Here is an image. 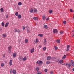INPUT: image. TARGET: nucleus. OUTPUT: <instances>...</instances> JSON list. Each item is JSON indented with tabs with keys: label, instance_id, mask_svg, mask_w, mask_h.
I'll return each mask as SVG.
<instances>
[{
	"label": "nucleus",
	"instance_id": "obj_1",
	"mask_svg": "<svg viewBox=\"0 0 74 74\" xmlns=\"http://www.w3.org/2000/svg\"><path fill=\"white\" fill-rule=\"evenodd\" d=\"M36 63L37 64H42V63H43V62H42V61H38L36 62Z\"/></svg>",
	"mask_w": 74,
	"mask_h": 74
},
{
	"label": "nucleus",
	"instance_id": "obj_2",
	"mask_svg": "<svg viewBox=\"0 0 74 74\" xmlns=\"http://www.w3.org/2000/svg\"><path fill=\"white\" fill-rule=\"evenodd\" d=\"M11 48H12V47L11 46H9L8 47V50L9 51V52L10 53H11Z\"/></svg>",
	"mask_w": 74,
	"mask_h": 74
},
{
	"label": "nucleus",
	"instance_id": "obj_3",
	"mask_svg": "<svg viewBox=\"0 0 74 74\" xmlns=\"http://www.w3.org/2000/svg\"><path fill=\"white\" fill-rule=\"evenodd\" d=\"M70 63H71V66L73 67L74 66V61H73L72 60H71L70 61Z\"/></svg>",
	"mask_w": 74,
	"mask_h": 74
},
{
	"label": "nucleus",
	"instance_id": "obj_4",
	"mask_svg": "<svg viewBox=\"0 0 74 74\" xmlns=\"http://www.w3.org/2000/svg\"><path fill=\"white\" fill-rule=\"evenodd\" d=\"M33 19L35 21H38V17H34L33 18Z\"/></svg>",
	"mask_w": 74,
	"mask_h": 74
},
{
	"label": "nucleus",
	"instance_id": "obj_5",
	"mask_svg": "<svg viewBox=\"0 0 74 74\" xmlns=\"http://www.w3.org/2000/svg\"><path fill=\"white\" fill-rule=\"evenodd\" d=\"M42 19L43 21H45L46 19V16H43Z\"/></svg>",
	"mask_w": 74,
	"mask_h": 74
},
{
	"label": "nucleus",
	"instance_id": "obj_6",
	"mask_svg": "<svg viewBox=\"0 0 74 74\" xmlns=\"http://www.w3.org/2000/svg\"><path fill=\"white\" fill-rule=\"evenodd\" d=\"M27 60V58H26V57L25 56L23 59L22 60L23 61H25V60Z\"/></svg>",
	"mask_w": 74,
	"mask_h": 74
},
{
	"label": "nucleus",
	"instance_id": "obj_7",
	"mask_svg": "<svg viewBox=\"0 0 74 74\" xmlns=\"http://www.w3.org/2000/svg\"><path fill=\"white\" fill-rule=\"evenodd\" d=\"M70 45H68L67 46V50L66 51L67 52L69 50V48H70Z\"/></svg>",
	"mask_w": 74,
	"mask_h": 74
},
{
	"label": "nucleus",
	"instance_id": "obj_8",
	"mask_svg": "<svg viewBox=\"0 0 74 74\" xmlns=\"http://www.w3.org/2000/svg\"><path fill=\"white\" fill-rule=\"evenodd\" d=\"M34 48L32 49L31 50V53H33V52H34Z\"/></svg>",
	"mask_w": 74,
	"mask_h": 74
},
{
	"label": "nucleus",
	"instance_id": "obj_9",
	"mask_svg": "<svg viewBox=\"0 0 74 74\" xmlns=\"http://www.w3.org/2000/svg\"><path fill=\"white\" fill-rule=\"evenodd\" d=\"M53 31V33H57L58 32V30L56 29H54Z\"/></svg>",
	"mask_w": 74,
	"mask_h": 74
},
{
	"label": "nucleus",
	"instance_id": "obj_10",
	"mask_svg": "<svg viewBox=\"0 0 74 74\" xmlns=\"http://www.w3.org/2000/svg\"><path fill=\"white\" fill-rule=\"evenodd\" d=\"M34 12H37V9L36 8H34Z\"/></svg>",
	"mask_w": 74,
	"mask_h": 74
},
{
	"label": "nucleus",
	"instance_id": "obj_11",
	"mask_svg": "<svg viewBox=\"0 0 74 74\" xmlns=\"http://www.w3.org/2000/svg\"><path fill=\"white\" fill-rule=\"evenodd\" d=\"M58 63H64V62H63V60H60V61H58Z\"/></svg>",
	"mask_w": 74,
	"mask_h": 74
},
{
	"label": "nucleus",
	"instance_id": "obj_12",
	"mask_svg": "<svg viewBox=\"0 0 74 74\" xmlns=\"http://www.w3.org/2000/svg\"><path fill=\"white\" fill-rule=\"evenodd\" d=\"M44 28L47 29H48V26L47 25H45L44 26Z\"/></svg>",
	"mask_w": 74,
	"mask_h": 74
},
{
	"label": "nucleus",
	"instance_id": "obj_13",
	"mask_svg": "<svg viewBox=\"0 0 74 74\" xmlns=\"http://www.w3.org/2000/svg\"><path fill=\"white\" fill-rule=\"evenodd\" d=\"M52 59V58H51V56H48L47 57V60H50V59Z\"/></svg>",
	"mask_w": 74,
	"mask_h": 74
},
{
	"label": "nucleus",
	"instance_id": "obj_14",
	"mask_svg": "<svg viewBox=\"0 0 74 74\" xmlns=\"http://www.w3.org/2000/svg\"><path fill=\"white\" fill-rule=\"evenodd\" d=\"M19 15V12H16L15 13V15L16 16H18Z\"/></svg>",
	"mask_w": 74,
	"mask_h": 74
},
{
	"label": "nucleus",
	"instance_id": "obj_15",
	"mask_svg": "<svg viewBox=\"0 0 74 74\" xmlns=\"http://www.w3.org/2000/svg\"><path fill=\"white\" fill-rule=\"evenodd\" d=\"M12 73L13 74H15L16 73V70H13L12 71Z\"/></svg>",
	"mask_w": 74,
	"mask_h": 74
},
{
	"label": "nucleus",
	"instance_id": "obj_16",
	"mask_svg": "<svg viewBox=\"0 0 74 74\" xmlns=\"http://www.w3.org/2000/svg\"><path fill=\"white\" fill-rule=\"evenodd\" d=\"M7 36V34H3V38H5V37H6V36Z\"/></svg>",
	"mask_w": 74,
	"mask_h": 74
},
{
	"label": "nucleus",
	"instance_id": "obj_17",
	"mask_svg": "<svg viewBox=\"0 0 74 74\" xmlns=\"http://www.w3.org/2000/svg\"><path fill=\"white\" fill-rule=\"evenodd\" d=\"M18 59L19 60H20V61L22 60V57L21 56H19L18 58Z\"/></svg>",
	"mask_w": 74,
	"mask_h": 74
},
{
	"label": "nucleus",
	"instance_id": "obj_18",
	"mask_svg": "<svg viewBox=\"0 0 74 74\" xmlns=\"http://www.w3.org/2000/svg\"><path fill=\"white\" fill-rule=\"evenodd\" d=\"M16 53H13V58H15V57H16Z\"/></svg>",
	"mask_w": 74,
	"mask_h": 74
},
{
	"label": "nucleus",
	"instance_id": "obj_19",
	"mask_svg": "<svg viewBox=\"0 0 74 74\" xmlns=\"http://www.w3.org/2000/svg\"><path fill=\"white\" fill-rule=\"evenodd\" d=\"M1 67H3L4 66V63L3 62H2L1 63Z\"/></svg>",
	"mask_w": 74,
	"mask_h": 74
},
{
	"label": "nucleus",
	"instance_id": "obj_20",
	"mask_svg": "<svg viewBox=\"0 0 74 74\" xmlns=\"http://www.w3.org/2000/svg\"><path fill=\"white\" fill-rule=\"evenodd\" d=\"M46 42H47V40H46V39H45L44 42V44L45 45L46 44Z\"/></svg>",
	"mask_w": 74,
	"mask_h": 74
},
{
	"label": "nucleus",
	"instance_id": "obj_21",
	"mask_svg": "<svg viewBox=\"0 0 74 74\" xmlns=\"http://www.w3.org/2000/svg\"><path fill=\"white\" fill-rule=\"evenodd\" d=\"M9 25V23L8 22L6 23V24L5 25V27H7V26H8V25Z\"/></svg>",
	"mask_w": 74,
	"mask_h": 74
},
{
	"label": "nucleus",
	"instance_id": "obj_22",
	"mask_svg": "<svg viewBox=\"0 0 74 74\" xmlns=\"http://www.w3.org/2000/svg\"><path fill=\"white\" fill-rule=\"evenodd\" d=\"M12 60H10V62H9V64H10V66H11V65H12Z\"/></svg>",
	"mask_w": 74,
	"mask_h": 74
},
{
	"label": "nucleus",
	"instance_id": "obj_23",
	"mask_svg": "<svg viewBox=\"0 0 74 74\" xmlns=\"http://www.w3.org/2000/svg\"><path fill=\"white\" fill-rule=\"evenodd\" d=\"M24 42L25 43H27L28 42V40L26 39L25 40Z\"/></svg>",
	"mask_w": 74,
	"mask_h": 74
},
{
	"label": "nucleus",
	"instance_id": "obj_24",
	"mask_svg": "<svg viewBox=\"0 0 74 74\" xmlns=\"http://www.w3.org/2000/svg\"><path fill=\"white\" fill-rule=\"evenodd\" d=\"M49 12L50 13V14H52V12H53V11H52V10H49Z\"/></svg>",
	"mask_w": 74,
	"mask_h": 74
},
{
	"label": "nucleus",
	"instance_id": "obj_25",
	"mask_svg": "<svg viewBox=\"0 0 74 74\" xmlns=\"http://www.w3.org/2000/svg\"><path fill=\"white\" fill-rule=\"evenodd\" d=\"M18 16L19 19H21V18H22V16L20 14L18 15Z\"/></svg>",
	"mask_w": 74,
	"mask_h": 74
},
{
	"label": "nucleus",
	"instance_id": "obj_26",
	"mask_svg": "<svg viewBox=\"0 0 74 74\" xmlns=\"http://www.w3.org/2000/svg\"><path fill=\"white\" fill-rule=\"evenodd\" d=\"M66 55H64L63 57H62V59H66Z\"/></svg>",
	"mask_w": 74,
	"mask_h": 74
},
{
	"label": "nucleus",
	"instance_id": "obj_27",
	"mask_svg": "<svg viewBox=\"0 0 74 74\" xmlns=\"http://www.w3.org/2000/svg\"><path fill=\"white\" fill-rule=\"evenodd\" d=\"M56 41L57 43H60V40L57 39Z\"/></svg>",
	"mask_w": 74,
	"mask_h": 74
},
{
	"label": "nucleus",
	"instance_id": "obj_28",
	"mask_svg": "<svg viewBox=\"0 0 74 74\" xmlns=\"http://www.w3.org/2000/svg\"><path fill=\"white\" fill-rule=\"evenodd\" d=\"M0 10L1 11V12H4V9H3V8H1L0 9Z\"/></svg>",
	"mask_w": 74,
	"mask_h": 74
},
{
	"label": "nucleus",
	"instance_id": "obj_29",
	"mask_svg": "<svg viewBox=\"0 0 74 74\" xmlns=\"http://www.w3.org/2000/svg\"><path fill=\"white\" fill-rule=\"evenodd\" d=\"M50 63V61H47L46 62V64H48Z\"/></svg>",
	"mask_w": 74,
	"mask_h": 74
},
{
	"label": "nucleus",
	"instance_id": "obj_30",
	"mask_svg": "<svg viewBox=\"0 0 74 74\" xmlns=\"http://www.w3.org/2000/svg\"><path fill=\"white\" fill-rule=\"evenodd\" d=\"M33 11V9L32 8H31L30 10V12L31 13Z\"/></svg>",
	"mask_w": 74,
	"mask_h": 74
},
{
	"label": "nucleus",
	"instance_id": "obj_31",
	"mask_svg": "<svg viewBox=\"0 0 74 74\" xmlns=\"http://www.w3.org/2000/svg\"><path fill=\"white\" fill-rule=\"evenodd\" d=\"M60 33L61 34H63V31H61L60 32Z\"/></svg>",
	"mask_w": 74,
	"mask_h": 74
},
{
	"label": "nucleus",
	"instance_id": "obj_32",
	"mask_svg": "<svg viewBox=\"0 0 74 74\" xmlns=\"http://www.w3.org/2000/svg\"><path fill=\"white\" fill-rule=\"evenodd\" d=\"M50 74H53V71H50Z\"/></svg>",
	"mask_w": 74,
	"mask_h": 74
},
{
	"label": "nucleus",
	"instance_id": "obj_33",
	"mask_svg": "<svg viewBox=\"0 0 74 74\" xmlns=\"http://www.w3.org/2000/svg\"><path fill=\"white\" fill-rule=\"evenodd\" d=\"M38 36H40V37H42L43 36V35H42V34H39L38 35Z\"/></svg>",
	"mask_w": 74,
	"mask_h": 74
},
{
	"label": "nucleus",
	"instance_id": "obj_34",
	"mask_svg": "<svg viewBox=\"0 0 74 74\" xmlns=\"http://www.w3.org/2000/svg\"><path fill=\"white\" fill-rule=\"evenodd\" d=\"M18 5H22V3L21 2H19L18 3Z\"/></svg>",
	"mask_w": 74,
	"mask_h": 74
},
{
	"label": "nucleus",
	"instance_id": "obj_35",
	"mask_svg": "<svg viewBox=\"0 0 74 74\" xmlns=\"http://www.w3.org/2000/svg\"><path fill=\"white\" fill-rule=\"evenodd\" d=\"M2 26L3 27V26H4V22H2Z\"/></svg>",
	"mask_w": 74,
	"mask_h": 74
},
{
	"label": "nucleus",
	"instance_id": "obj_36",
	"mask_svg": "<svg viewBox=\"0 0 74 74\" xmlns=\"http://www.w3.org/2000/svg\"><path fill=\"white\" fill-rule=\"evenodd\" d=\"M47 49V48L46 47H44L43 48V51H45V50H46V49Z\"/></svg>",
	"mask_w": 74,
	"mask_h": 74
},
{
	"label": "nucleus",
	"instance_id": "obj_37",
	"mask_svg": "<svg viewBox=\"0 0 74 74\" xmlns=\"http://www.w3.org/2000/svg\"><path fill=\"white\" fill-rule=\"evenodd\" d=\"M54 48L56 49V50H57L58 49V47L57 46H55Z\"/></svg>",
	"mask_w": 74,
	"mask_h": 74
},
{
	"label": "nucleus",
	"instance_id": "obj_38",
	"mask_svg": "<svg viewBox=\"0 0 74 74\" xmlns=\"http://www.w3.org/2000/svg\"><path fill=\"white\" fill-rule=\"evenodd\" d=\"M71 66V65L70 64H68V67H70V66Z\"/></svg>",
	"mask_w": 74,
	"mask_h": 74
},
{
	"label": "nucleus",
	"instance_id": "obj_39",
	"mask_svg": "<svg viewBox=\"0 0 74 74\" xmlns=\"http://www.w3.org/2000/svg\"><path fill=\"white\" fill-rule=\"evenodd\" d=\"M36 70L37 71V72H38V70H39V68H36Z\"/></svg>",
	"mask_w": 74,
	"mask_h": 74
},
{
	"label": "nucleus",
	"instance_id": "obj_40",
	"mask_svg": "<svg viewBox=\"0 0 74 74\" xmlns=\"http://www.w3.org/2000/svg\"><path fill=\"white\" fill-rule=\"evenodd\" d=\"M63 23H64V24H66V21H63Z\"/></svg>",
	"mask_w": 74,
	"mask_h": 74
},
{
	"label": "nucleus",
	"instance_id": "obj_41",
	"mask_svg": "<svg viewBox=\"0 0 74 74\" xmlns=\"http://www.w3.org/2000/svg\"><path fill=\"white\" fill-rule=\"evenodd\" d=\"M38 39H36V43H38Z\"/></svg>",
	"mask_w": 74,
	"mask_h": 74
},
{
	"label": "nucleus",
	"instance_id": "obj_42",
	"mask_svg": "<svg viewBox=\"0 0 74 74\" xmlns=\"http://www.w3.org/2000/svg\"><path fill=\"white\" fill-rule=\"evenodd\" d=\"M30 29L27 30V32L30 33Z\"/></svg>",
	"mask_w": 74,
	"mask_h": 74
},
{
	"label": "nucleus",
	"instance_id": "obj_43",
	"mask_svg": "<svg viewBox=\"0 0 74 74\" xmlns=\"http://www.w3.org/2000/svg\"><path fill=\"white\" fill-rule=\"evenodd\" d=\"M12 69H10V73H12Z\"/></svg>",
	"mask_w": 74,
	"mask_h": 74
},
{
	"label": "nucleus",
	"instance_id": "obj_44",
	"mask_svg": "<svg viewBox=\"0 0 74 74\" xmlns=\"http://www.w3.org/2000/svg\"><path fill=\"white\" fill-rule=\"evenodd\" d=\"M44 71H45V72H47V71H47V69H45L44 70Z\"/></svg>",
	"mask_w": 74,
	"mask_h": 74
},
{
	"label": "nucleus",
	"instance_id": "obj_45",
	"mask_svg": "<svg viewBox=\"0 0 74 74\" xmlns=\"http://www.w3.org/2000/svg\"><path fill=\"white\" fill-rule=\"evenodd\" d=\"M8 15L7 14L6 16V19H7V18H8Z\"/></svg>",
	"mask_w": 74,
	"mask_h": 74
},
{
	"label": "nucleus",
	"instance_id": "obj_46",
	"mask_svg": "<svg viewBox=\"0 0 74 74\" xmlns=\"http://www.w3.org/2000/svg\"><path fill=\"white\" fill-rule=\"evenodd\" d=\"M28 68H29V69H31V66H28Z\"/></svg>",
	"mask_w": 74,
	"mask_h": 74
},
{
	"label": "nucleus",
	"instance_id": "obj_47",
	"mask_svg": "<svg viewBox=\"0 0 74 74\" xmlns=\"http://www.w3.org/2000/svg\"><path fill=\"white\" fill-rule=\"evenodd\" d=\"M17 29H14V32L15 33H16L17 32Z\"/></svg>",
	"mask_w": 74,
	"mask_h": 74
},
{
	"label": "nucleus",
	"instance_id": "obj_48",
	"mask_svg": "<svg viewBox=\"0 0 74 74\" xmlns=\"http://www.w3.org/2000/svg\"><path fill=\"white\" fill-rule=\"evenodd\" d=\"M56 62H58V61H59V60L58 59H57L56 60Z\"/></svg>",
	"mask_w": 74,
	"mask_h": 74
},
{
	"label": "nucleus",
	"instance_id": "obj_49",
	"mask_svg": "<svg viewBox=\"0 0 74 74\" xmlns=\"http://www.w3.org/2000/svg\"><path fill=\"white\" fill-rule=\"evenodd\" d=\"M23 30H25V26H23Z\"/></svg>",
	"mask_w": 74,
	"mask_h": 74
},
{
	"label": "nucleus",
	"instance_id": "obj_50",
	"mask_svg": "<svg viewBox=\"0 0 74 74\" xmlns=\"http://www.w3.org/2000/svg\"><path fill=\"white\" fill-rule=\"evenodd\" d=\"M17 32H18V33H20V30H17Z\"/></svg>",
	"mask_w": 74,
	"mask_h": 74
},
{
	"label": "nucleus",
	"instance_id": "obj_51",
	"mask_svg": "<svg viewBox=\"0 0 74 74\" xmlns=\"http://www.w3.org/2000/svg\"><path fill=\"white\" fill-rule=\"evenodd\" d=\"M2 30V28L1 27L0 28V31H1Z\"/></svg>",
	"mask_w": 74,
	"mask_h": 74
},
{
	"label": "nucleus",
	"instance_id": "obj_52",
	"mask_svg": "<svg viewBox=\"0 0 74 74\" xmlns=\"http://www.w3.org/2000/svg\"><path fill=\"white\" fill-rule=\"evenodd\" d=\"M49 19V17L47 18L46 19L47 21H48Z\"/></svg>",
	"mask_w": 74,
	"mask_h": 74
},
{
	"label": "nucleus",
	"instance_id": "obj_53",
	"mask_svg": "<svg viewBox=\"0 0 74 74\" xmlns=\"http://www.w3.org/2000/svg\"><path fill=\"white\" fill-rule=\"evenodd\" d=\"M70 11L71 12H73V11H72V9H70Z\"/></svg>",
	"mask_w": 74,
	"mask_h": 74
},
{
	"label": "nucleus",
	"instance_id": "obj_54",
	"mask_svg": "<svg viewBox=\"0 0 74 74\" xmlns=\"http://www.w3.org/2000/svg\"><path fill=\"white\" fill-rule=\"evenodd\" d=\"M39 48H41V47H42V46H41L40 45V46H39Z\"/></svg>",
	"mask_w": 74,
	"mask_h": 74
},
{
	"label": "nucleus",
	"instance_id": "obj_55",
	"mask_svg": "<svg viewBox=\"0 0 74 74\" xmlns=\"http://www.w3.org/2000/svg\"><path fill=\"white\" fill-rule=\"evenodd\" d=\"M72 70H73V71H74V68Z\"/></svg>",
	"mask_w": 74,
	"mask_h": 74
},
{
	"label": "nucleus",
	"instance_id": "obj_56",
	"mask_svg": "<svg viewBox=\"0 0 74 74\" xmlns=\"http://www.w3.org/2000/svg\"><path fill=\"white\" fill-rule=\"evenodd\" d=\"M5 56V54L3 55V57H4Z\"/></svg>",
	"mask_w": 74,
	"mask_h": 74
},
{
	"label": "nucleus",
	"instance_id": "obj_57",
	"mask_svg": "<svg viewBox=\"0 0 74 74\" xmlns=\"http://www.w3.org/2000/svg\"><path fill=\"white\" fill-rule=\"evenodd\" d=\"M60 64H62V65H63V64H62L61 63Z\"/></svg>",
	"mask_w": 74,
	"mask_h": 74
},
{
	"label": "nucleus",
	"instance_id": "obj_58",
	"mask_svg": "<svg viewBox=\"0 0 74 74\" xmlns=\"http://www.w3.org/2000/svg\"><path fill=\"white\" fill-rule=\"evenodd\" d=\"M67 65H68V64H66V66H67Z\"/></svg>",
	"mask_w": 74,
	"mask_h": 74
},
{
	"label": "nucleus",
	"instance_id": "obj_59",
	"mask_svg": "<svg viewBox=\"0 0 74 74\" xmlns=\"http://www.w3.org/2000/svg\"><path fill=\"white\" fill-rule=\"evenodd\" d=\"M73 19H74V16H73Z\"/></svg>",
	"mask_w": 74,
	"mask_h": 74
},
{
	"label": "nucleus",
	"instance_id": "obj_60",
	"mask_svg": "<svg viewBox=\"0 0 74 74\" xmlns=\"http://www.w3.org/2000/svg\"><path fill=\"white\" fill-rule=\"evenodd\" d=\"M63 64V65H65V64H66L64 63V64Z\"/></svg>",
	"mask_w": 74,
	"mask_h": 74
},
{
	"label": "nucleus",
	"instance_id": "obj_61",
	"mask_svg": "<svg viewBox=\"0 0 74 74\" xmlns=\"http://www.w3.org/2000/svg\"><path fill=\"white\" fill-rule=\"evenodd\" d=\"M72 37H74V35H72Z\"/></svg>",
	"mask_w": 74,
	"mask_h": 74
}]
</instances>
